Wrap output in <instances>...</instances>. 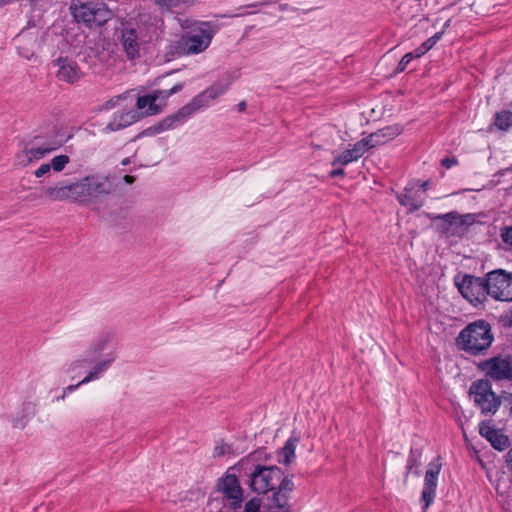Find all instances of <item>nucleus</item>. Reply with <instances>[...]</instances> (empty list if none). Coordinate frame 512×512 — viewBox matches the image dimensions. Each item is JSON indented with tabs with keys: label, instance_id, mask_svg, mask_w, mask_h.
I'll list each match as a JSON object with an SVG mask.
<instances>
[{
	"label": "nucleus",
	"instance_id": "79ce46f5",
	"mask_svg": "<svg viewBox=\"0 0 512 512\" xmlns=\"http://www.w3.org/2000/svg\"><path fill=\"white\" fill-rule=\"evenodd\" d=\"M414 58H417V57L415 56L414 51L409 52V53H406V54L401 58V60L399 61L398 66H397V68H396V72H397V73H401V72H403V71L407 68L408 64H409V63H410Z\"/></svg>",
	"mask_w": 512,
	"mask_h": 512
},
{
	"label": "nucleus",
	"instance_id": "2f4dec72",
	"mask_svg": "<svg viewBox=\"0 0 512 512\" xmlns=\"http://www.w3.org/2000/svg\"><path fill=\"white\" fill-rule=\"evenodd\" d=\"M494 124L500 130H507L512 126V112L501 111L495 114Z\"/></svg>",
	"mask_w": 512,
	"mask_h": 512
},
{
	"label": "nucleus",
	"instance_id": "7c9ffc66",
	"mask_svg": "<svg viewBox=\"0 0 512 512\" xmlns=\"http://www.w3.org/2000/svg\"><path fill=\"white\" fill-rule=\"evenodd\" d=\"M443 36V31L435 33L414 50L415 56L420 58L427 53Z\"/></svg>",
	"mask_w": 512,
	"mask_h": 512
},
{
	"label": "nucleus",
	"instance_id": "6ab92c4d",
	"mask_svg": "<svg viewBox=\"0 0 512 512\" xmlns=\"http://www.w3.org/2000/svg\"><path fill=\"white\" fill-rule=\"evenodd\" d=\"M47 154L44 149L37 146V142L32 140L25 144L21 154L18 155L19 164L26 167L33 162L39 161Z\"/></svg>",
	"mask_w": 512,
	"mask_h": 512
},
{
	"label": "nucleus",
	"instance_id": "6e6552de",
	"mask_svg": "<svg viewBox=\"0 0 512 512\" xmlns=\"http://www.w3.org/2000/svg\"><path fill=\"white\" fill-rule=\"evenodd\" d=\"M469 394L483 414H495L501 405V399L492 390L488 379L474 381L469 388Z\"/></svg>",
	"mask_w": 512,
	"mask_h": 512
},
{
	"label": "nucleus",
	"instance_id": "680f3d73",
	"mask_svg": "<svg viewBox=\"0 0 512 512\" xmlns=\"http://www.w3.org/2000/svg\"><path fill=\"white\" fill-rule=\"evenodd\" d=\"M122 163L126 165L128 163V159L124 160Z\"/></svg>",
	"mask_w": 512,
	"mask_h": 512
},
{
	"label": "nucleus",
	"instance_id": "c9c22d12",
	"mask_svg": "<svg viewBox=\"0 0 512 512\" xmlns=\"http://www.w3.org/2000/svg\"><path fill=\"white\" fill-rule=\"evenodd\" d=\"M182 89H183V84L177 83L168 90H155L153 92L152 96L155 97V102L157 100L164 101L167 98H169L171 95L180 92Z\"/></svg>",
	"mask_w": 512,
	"mask_h": 512
},
{
	"label": "nucleus",
	"instance_id": "cd10ccee",
	"mask_svg": "<svg viewBox=\"0 0 512 512\" xmlns=\"http://www.w3.org/2000/svg\"><path fill=\"white\" fill-rule=\"evenodd\" d=\"M155 3L167 10H173L177 8H186L194 5L197 0H154Z\"/></svg>",
	"mask_w": 512,
	"mask_h": 512
},
{
	"label": "nucleus",
	"instance_id": "5701e85b",
	"mask_svg": "<svg viewBox=\"0 0 512 512\" xmlns=\"http://www.w3.org/2000/svg\"><path fill=\"white\" fill-rule=\"evenodd\" d=\"M113 335L110 332L101 333L90 345L86 355L93 362L98 359L103 350L106 349L107 344L112 340Z\"/></svg>",
	"mask_w": 512,
	"mask_h": 512
},
{
	"label": "nucleus",
	"instance_id": "39448f33",
	"mask_svg": "<svg viewBox=\"0 0 512 512\" xmlns=\"http://www.w3.org/2000/svg\"><path fill=\"white\" fill-rule=\"evenodd\" d=\"M70 9L74 19L89 28L102 26L112 17V12L107 5L98 1L78 0L71 5Z\"/></svg>",
	"mask_w": 512,
	"mask_h": 512
},
{
	"label": "nucleus",
	"instance_id": "bf43d9fd",
	"mask_svg": "<svg viewBox=\"0 0 512 512\" xmlns=\"http://www.w3.org/2000/svg\"><path fill=\"white\" fill-rule=\"evenodd\" d=\"M450 25H451V19H448V20L444 23V25H443V27H442V30H441V31H443V34H444V33H445V31L450 27Z\"/></svg>",
	"mask_w": 512,
	"mask_h": 512
},
{
	"label": "nucleus",
	"instance_id": "052dcab7",
	"mask_svg": "<svg viewBox=\"0 0 512 512\" xmlns=\"http://www.w3.org/2000/svg\"><path fill=\"white\" fill-rule=\"evenodd\" d=\"M68 393H65V389L63 390V394L59 399H64Z\"/></svg>",
	"mask_w": 512,
	"mask_h": 512
},
{
	"label": "nucleus",
	"instance_id": "c85d7f7f",
	"mask_svg": "<svg viewBox=\"0 0 512 512\" xmlns=\"http://www.w3.org/2000/svg\"><path fill=\"white\" fill-rule=\"evenodd\" d=\"M278 2V0H262L260 2H256V3H252V4H249V5H245V6H241L239 8H237V12L234 13V14H230V15H222V17H243V16H246V15H250V14H253L254 12H248L246 11L247 8H256V7H259V6H269V5H273V4H276Z\"/></svg>",
	"mask_w": 512,
	"mask_h": 512
},
{
	"label": "nucleus",
	"instance_id": "6e6d98bb",
	"mask_svg": "<svg viewBox=\"0 0 512 512\" xmlns=\"http://www.w3.org/2000/svg\"><path fill=\"white\" fill-rule=\"evenodd\" d=\"M246 106H247L246 102H245V101H241V102H240V103H238V105H237V110H238L239 112H244V111H245V109H246Z\"/></svg>",
	"mask_w": 512,
	"mask_h": 512
},
{
	"label": "nucleus",
	"instance_id": "b1692460",
	"mask_svg": "<svg viewBox=\"0 0 512 512\" xmlns=\"http://www.w3.org/2000/svg\"><path fill=\"white\" fill-rule=\"evenodd\" d=\"M17 41V49L19 54L30 60L34 56V45L36 43V39L34 37H29L25 33H21L16 38Z\"/></svg>",
	"mask_w": 512,
	"mask_h": 512
},
{
	"label": "nucleus",
	"instance_id": "aec40b11",
	"mask_svg": "<svg viewBox=\"0 0 512 512\" xmlns=\"http://www.w3.org/2000/svg\"><path fill=\"white\" fill-rule=\"evenodd\" d=\"M137 120L138 114L134 110L115 113L112 120L107 124L104 130L118 131L132 125Z\"/></svg>",
	"mask_w": 512,
	"mask_h": 512
},
{
	"label": "nucleus",
	"instance_id": "864d4df0",
	"mask_svg": "<svg viewBox=\"0 0 512 512\" xmlns=\"http://www.w3.org/2000/svg\"><path fill=\"white\" fill-rule=\"evenodd\" d=\"M279 10L280 11H287V10L296 11L297 9L294 7H290L289 4H287V3H283V4L279 5Z\"/></svg>",
	"mask_w": 512,
	"mask_h": 512
},
{
	"label": "nucleus",
	"instance_id": "4d7b16f0",
	"mask_svg": "<svg viewBox=\"0 0 512 512\" xmlns=\"http://www.w3.org/2000/svg\"><path fill=\"white\" fill-rule=\"evenodd\" d=\"M123 179L127 184H132L135 181V178L131 175H125Z\"/></svg>",
	"mask_w": 512,
	"mask_h": 512
},
{
	"label": "nucleus",
	"instance_id": "c756f323",
	"mask_svg": "<svg viewBox=\"0 0 512 512\" xmlns=\"http://www.w3.org/2000/svg\"><path fill=\"white\" fill-rule=\"evenodd\" d=\"M298 439L294 437H290L284 447L281 450V456L283 457L282 462L284 464L291 463L292 459L295 457V449L297 445Z\"/></svg>",
	"mask_w": 512,
	"mask_h": 512
},
{
	"label": "nucleus",
	"instance_id": "20e7f679",
	"mask_svg": "<svg viewBox=\"0 0 512 512\" xmlns=\"http://www.w3.org/2000/svg\"><path fill=\"white\" fill-rule=\"evenodd\" d=\"M494 341L492 327L484 319L466 325L455 338L457 348L470 356L486 354Z\"/></svg>",
	"mask_w": 512,
	"mask_h": 512
},
{
	"label": "nucleus",
	"instance_id": "a19ab883",
	"mask_svg": "<svg viewBox=\"0 0 512 512\" xmlns=\"http://www.w3.org/2000/svg\"><path fill=\"white\" fill-rule=\"evenodd\" d=\"M23 411L26 412L25 415H23L21 418H16L12 420V424L14 428H24L26 421L29 417L31 412V405L30 404H24Z\"/></svg>",
	"mask_w": 512,
	"mask_h": 512
},
{
	"label": "nucleus",
	"instance_id": "a878e982",
	"mask_svg": "<svg viewBox=\"0 0 512 512\" xmlns=\"http://www.w3.org/2000/svg\"><path fill=\"white\" fill-rule=\"evenodd\" d=\"M93 361L89 359L86 355L83 359H77L72 361L66 368L65 372L71 375V378L74 379L77 376H80L83 370L87 367V365L92 364Z\"/></svg>",
	"mask_w": 512,
	"mask_h": 512
},
{
	"label": "nucleus",
	"instance_id": "72a5a7b5",
	"mask_svg": "<svg viewBox=\"0 0 512 512\" xmlns=\"http://www.w3.org/2000/svg\"><path fill=\"white\" fill-rule=\"evenodd\" d=\"M371 148H374V146L372 142L369 141V137L367 136L356 142L351 150L356 159L358 160Z\"/></svg>",
	"mask_w": 512,
	"mask_h": 512
},
{
	"label": "nucleus",
	"instance_id": "473e14b6",
	"mask_svg": "<svg viewBox=\"0 0 512 512\" xmlns=\"http://www.w3.org/2000/svg\"><path fill=\"white\" fill-rule=\"evenodd\" d=\"M489 442L492 447L498 451H504L510 446L508 436L504 435L500 430L497 431L495 436H493Z\"/></svg>",
	"mask_w": 512,
	"mask_h": 512
},
{
	"label": "nucleus",
	"instance_id": "5fc2aeb1",
	"mask_svg": "<svg viewBox=\"0 0 512 512\" xmlns=\"http://www.w3.org/2000/svg\"><path fill=\"white\" fill-rule=\"evenodd\" d=\"M119 99V97L115 100V99H110L109 101H107L104 105V108L105 109H111L115 106L117 100Z\"/></svg>",
	"mask_w": 512,
	"mask_h": 512
},
{
	"label": "nucleus",
	"instance_id": "603ef678",
	"mask_svg": "<svg viewBox=\"0 0 512 512\" xmlns=\"http://www.w3.org/2000/svg\"><path fill=\"white\" fill-rule=\"evenodd\" d=\"M417 184L419 185V188L422 190V193H425L429 188L430 182L428 180L422 182L418 181Z\"/></svg>",
	"mask_w": 512,
	"mask_h": 512
},
{
	"label": "nucleus",
	"instance_id": "f8f14e48",
	"mask_svg": "<svg viewBox=\"0 0 512 512\" xmlns=\"http://www.w3.org/2000/svg\"><path fill=\"white\" fill-rule=\"evenodd\" d=\"M442 468L441 458L437 457L434 461L428 464L424 476L423 489L421 492L420 501L423 503V512L429 508L436 497V490L438 484V476Z\"/></svg>",
	"mask_w": 512,
	"mask_h": 512
},
{
	"label": "nucleus",
	"instance_id": "9b49d317",
	"mask_svg": "<svg viewBox=\"0 0 512 512\" xmlns=\"http://www.w3.org/2000/svg\"><path fill=\"white\" fill-rule=\"evenodd\" d=\"M294 489L295 485L292 478L286 476L282 485L272 491V496L267 497L263 504V512H290V505L288 501L290 493Z\"/></svg>",
	"mask_w": 512,
	"mask_h": 512
},
{
	"label": "nucleus",
	"instance_id": "393cba45",
	"mask_svg": "<svg viewBox=\"0 0 512 512\" xmlns=\"http://www.w3.org/2000/svg\"><path fill=\"white\" fill-rule=\"evenodd\" d=\"M33 142H37V146L44 149L47 154L57 150L62 146V141L55 136H35L32 139Z\"/></svg>",
	"mask_w": 512,
	"mask_h": 512
},
{
	"label": "nucleus",
	"instance_id": "8fccbe9b",
	"mask_svg": "<svg viewBox=\"0 0 512 512\" xmlns=\"http://www.w3.org/2000/svg\"><path fill=\"white\" fill-rule=\"evenodd\" d=\"M505 462H506L507 468L512 473V448L509 449L508 452L506 453Z\"/></svg>",
	"mask_w": 512,
	"mask_h": 512
},
{
	"label": "nucleus",
	"instance_id": "2eb2a0df",
	"mask_svg": "<svg viewBox=\"0 0 512 512\" xmlns=\"http://www.w3.org/2000/svg\"><path fill=\"white\" fill-rule=\"evenodd\" d=\"M231 85L230 81L227 82H215L204 91L196 95L190 102L192 110L197 112L203 107H207L211 101L217 99L221 95L225 94Z\"/></svg>",
	"mask_w": 512,
	"mask_h": 512
},
{
	"label": "nucleus",
	"instance_id": "dca6fc26",
	"mask_svg": "<svg viewBox=\"0 0 512 512\" xmlns=\"http://www.w3.org/2000/svg\"><path fill=\"white\" fill-rule=\"evenodd\" d=\"M52 65L57 68L56 77L60 81L72 84L83 76L78 64L67 57H58L53 60Z\"/></svg>",
	"mask_w": 512,
	"mask_h": 512
},
{
	"label": "nucleus",
	"instance_id": "9d476101",
	"mask_svg": "<svg viewBox=\"0 0 512 512\" xmlns=\"http://www.w3.org/2000/svg\"><path fill=\"white\" fill-rule=\"evenodd\" d=\"M488 296L496 301L512 302V273L496 269L486 274Z\"/></svg>",
	"mask_w": 512,
	"mask_h": 512
},
{
	"label": "nucleus",
	"instance_id": "e433bc0d",
	"mask_svg": "<svg viewBox=\"0 0 512 512\" xmlns=\"http://www.w3.org/2000/svg\"><path fill=\"white\" fill-rule=\"evenodd\" d=\"M70 162V158L66 154L57 155L52 158L50 166L55 172H61L66 165Z\"/></svg>",
	"mask_w": 512,
	"mask_h": 512
},
{
	"label": "nucleus",
	"instance_id": "ddd939ff",
	"mask_svg": "<svg viewBox=\"0 0 512 512\" xmlns=\"http://www.w3.org/2000/svg\"><path fill=\"white\" fill-rule=\"evenodd\" d=\"M433 221H441L437 225V230L442 234H453L451 232V227H463L470 226L475 222L474 214H464L460 215L457 211H451L445 214H428L427 215Z\"/></svg>",
	"mask_w": 512,
	"mask_h": 512
},
{
	"label": "nucleus",
	"instance_id": "f3484780",
	"mask_svg": "<svg viewBox=\"0 0 512 512\" xmlns=\"http://www.w3.org/2000/svg\"><path fill=\"white\" fill-rule=\"evenodd\" d=\"M194 114L191 106L188 104L181 107L176 113L164 118L156 125L147 129L150 134H157L167 131L185 123L188 118Z\"/></svg>",
	"mask_w": 512,
	"mask_h": 512
},
{
	"label": "nucleus",
	"instance_id": "1a4fd4ad",
	"mask_svg": "<svg viewBox=\"0 0 512 512\" xmlns=\"http://www.w3.org/2000/svg\"><path fill=\"white\" fill-rule=\"evenodd\" d=\"M478 369L483 372L486 379L495 382H512V356L497 355L481 361L477 365Z\"/></svg>",
	"mask_w": 512,
	"mask_h": 512
},
{
	"label": "nucleus",
	"instance_id": "09e8293b",
	"mask_svg": "<svg viewBox=\"0 0 512 512\" xmlns=\"http://www.w3.org/2000/svg\"><path fill=\"white\" fill-rule=\"evenodd\" d=\"M329 176L331 178L344 177L345 176V171H344L343 168L338 167V168L333 169L332 171H330Z\"/></svg>",
	"mask_w": 512,
	"mask_h": 512
},
{
	"label": "nucleus",
	"instance_id": "4c0bfd02",
	"mask_svg": "<svg viewBox=\"0 0 512 512\" xmlns=\"http://www.w3.org/2000/svg\"><path fill=\"white\" fill-rule=\"evenodd\" d=\"M154 105H155V97H153L152 94L139 96L136 101V106L140 110L145 109V108L152 110Z\"/></svg>",
	"mask_w": 512,
	"mask_h": 512
},
{
	"label": "nucleus",
	"instance_id": "f704fd0d",
	"mask_svg": "<svg viewBox=\"0 0 512 512\" xmlns=\"http://www.w3.org/2000/svg\"><path fill=\"white\" fill-rule=\"evenodd\" d=\"M354 161H357V159L354 156L352 150L347 149V150L343 151L342 153L338 154L331 162V165L332 166H336V165L345 166Z\"/></svg>",
	"mask_w": 512,
	"mask_h": 512
},
{
	"label": "nucleus",
	"instance_id": "49530a36",
	"mask_svg": "<svg viewBox=\"0 0 512 512\" xmlns=\"http://www.w3.org/2000/svg\"><path fill=\"white\" fill-rule=\"evenodd\" d=\"M198 21H192L190 19H179V25L183 29H188V31L192 30L195 26L194 24Z\"/></svg>",
	"mask_w": 512,
	"mask_h": 512
},
{
	"label": "nucleus",
	"instance_id": "f257e3e1",
	"mask_svg": "<svg viewBox=\"0 0 512 512\" xmlns=\"http://www.w3.org/2000/svg\"><path fill=\"white\" fill-rule=\"evenodd\" d=\"M120 43L126 57L134 61L141 57V50L164 33V20L156 12L140 9L121 23Z\"/></svg>",
	"mask_w": 512,
	"mask_h": 512
},
{
	"label": "nucleus",
	"instance_id": "4be33fe9",
	"mask_svg": "<svg viewBox=\"0 0 512 512\" xmlns=\"http://www.w3.org/2000/svg\"><path fill=\"white\" fill-rule=\"evenodd\" d=\"M116 355L109 353L105 359L98 361L87 375L81 380V383H89L102 377V375L108 370V368L115 361Z\"/></svg>",
	"mask_w": 512,
	"mask_h": 512
},
{
	"label": "nucleus",
	"instance_id": "4468645a",
	"mask_svg": "<svg viewBox=\"0 0 512 512\" xmlns=\"http://www.w3.org/2000/svg\"><path fill=\"white\" fill-rule=\"evenodd\" d=\"M218 491L230 501L232 509L236 510L241 508L243 503V490L235 475L227 474L221 477L217 483Z\"/></svg>",
	"mask_w": 512,
	"mask_h": 512
},
{
	"label": "nucleus",
	"instance_id": "de8ad7c7",
	"mask_svg": "<svg viewBox=\"0 0 512 512\" xmlns=\"http://www.w3.org/2000/svg\"><path fill=\"white\" fill-rule=\"evenodd\" d=\"M441 164H442L444 167H446V168H448V169H449V168H451V167H453V166L457 165V164H458V160H457L455 157H451V158L446 157V158H444V159H442V160H441Z\"/></svg>",
	"mask_w": 512,
	"mask_h": 512
},
{
	"label": "nucleus",
	"instance_id": "3c124183",
	"mask_svg": "<svg viewBox=\"0 0 512 512\" xmlns=\"http://www.w3.org/2000/svg\"><path fill=\"white\" fill-rule=\"evenodd\" d=\"M84 383H81L78 382L77 384H74V385H69L65 388V393H72L74 392L75 390H77L81 385H83Z\"/></svg>",
	"mask_w": 512,
	"mask_h": 512
},
{
	"label": "nucleus",
	"instance_id": "a211bd4d",
	"mask_svg": "<svg viewBox=\"0 0 512 512\" xmlns=\"http://www.w3.org/2000/svg\"><path fill=\"white\" fill-rule=\"evenodd\" d=\"M397 200L409 213L419 210L425 202L422 193L415 189L414 185L405 187L402 193L397 194Z\"/></svg>",
	"mask_w": 512,
	"mask_h": 512
},
{
	"label": "nucleus",
	"instance_id": "7ed1b4c3",
	"mask_svg": "<svg viewBox=\"0 0 512 512\" xmlns=\"http://www.w3.org/2000/svg\"><path fill=\"white\" fill-rule=\"evenodd\" d=\"M194 28L185 32L170 45L169 54L173 57L197 55L211 44L218 26L212 22H197Z\"/></svg>",
	"mask_w": 512,
	"mask_h": 512
},
{
	"label": "nucleus",
	"instance_id": "a18cd8bd",
	"mask_svg": "<svg viewBox=\"0 0 512 512\" xmlns=\"http://www.w3.org/2000/svg\"><path fill=\"white\" fill-rule=\"evenodd\" d=\"M229 451V446L224 443L217 444L214 448V455L220 457L225 455Z\"/></svg>",
	"mask_w": 512,
	"mask_h": 512
},
{
	"label": "nucleus",
	"instance_id": "37998d69",
	"mask_svg": "<svg viewBox=\"0 0 512 512\" xmlns=\"http://www.w3.org/2000/svg\"><path fill=\"white\" fill-rule=\"evenodd\" d=\"M261 500L259 498H252L246 502L244 512H261Z\"/></svg>",
	"mask_w": 512,
	"mask_h": 512
},
{
	"label": "nucleus",
	"instance_id": "ea45409f",
	"mask_svg": "<svg viewBox=\"0 0 512 512\" xmlns=\"http://www.w3.org/2000/svg\"><path fill=\"white\" fill-rule=\"evenodd\" d=\"M498 430H496L493 426L490 425L489 422L482 421L479 424V433L482 437L486 438L488 441L491 440L493 436L497 433Z\"/></svg>",
	"mask_w": 512,
	"mask_h": 512
},
{
	"label": "nucleus",
	"instance_id": "f03ea898",
	"mask_svg": "<svg viewBox=\"0 0 512 512\" xmlns=\"http://www.w3.org/2000/svg\"><path fill=\"white\" fill-rule=\"evenodd\" d=\"M114 190L115 185L109 177L88 175L68 185L47 187L44 194L51 201L71 200L87 204L100 196L111 194Z\"/></svg>",
	"mask_w": 512,
	"mask_h": 512
},
{
	"label": "nucleus",
	"instance_id": "13d9d810",
	"mask_svg": "<svg viewBox=\"0 0 512 512\" xmlns=\"http://www.w3.org/2000/svg\"><path fill=\"white\" fill-rule=\"evenodd\" d=\"M14 2H15V0H0V8L4 7L6 5L12 4Z\"/></svg>",
	"mask_w": 512,
	"mask_h": 512
},
{
	"label": "nucleus",
	"instance_id": "0eeeda50",
	"mask_svg": "<svg viewBox=\"0 0 512 512\" xmlns=\"http://www.w3.org/2000/svg\"><path fill=\"white\" fill-rule=\"evenodd\" d=\"M454 284L459 293L473 306L477 307L486 301L488 296L487 277H477L471 274H457Z\"/></svg>",
	"mask_w": 512,
	"mask_h": 512
},
{
	"label": "nucleus",
	"instance_id": "58836bf2",
	"mask_svg": "<svg viewBox=\"0 0 512 512\" xmlns=\"http://www.w3.org/2000/svg\"><path fill=\"white\" fill-rule=\"evenodd\" d=\"M500 237L506 249L512 250V224L500 228Z\"/></svg>",
	"mask_w": 512,
	"mask_h": 512
},
{
	"label": "nucleus",
	"instance_id": "bb28decb",
	"mask_svg": "<svg viewBox=\"0 0 512 512\" xmlns=\"http://www.w3.org/2000/svg\"><path fill=\"white\" fill-rule=\"evenodd\" d=\"M422 456V451L417 448H411L408 459H407V465H406V474L405 478L408 477V474L416 468L414 474L416 476L419 475V471L417 468L420 466V458Z\"/></svg>",
	"mask_w": 512,
	"mask_h": 512
},
{
	"label": "nucleus",
	"instance_id": "412c9836",
	"mask_svg": "<svg viewBox=\"0 0 512 512\" xmlns=\"http://www.w3.org/2000/svg\"><path fill=\"white\" fill-rule=\"evenodd\" d=\"M402 133V127L400 125H391L383 127L374 133H371L369 141L372 142L373 146H380L386 142L394 139Z\"/></svg>",
	"mask_w": 512,
	"mask_h": 512
},
{
	"label": "nucleus",
	"instance_id": "c03bdc74",
	"mask_svg": "<svg viewBox=\"0 0 512 512\" xmlns=\"http://www.w3.org/2000/svg\"><path fill=\"white\" fill-rule=\"evenodd\" d=\"M51 170V166L49 163H43L40 165L38 169L34 171V175L36 178H41L45 174H47Z\"/></svg>",
	"mask_w": 512,
	"mask_h": 512
},
{
	"label": "nucleus",
	"instance_id": "423d86ee",
	"mask_svg": "<svg viewBox=\"0 0 512 512\" xmlns=\"http://www.w3.org/2000/svg\"><path fill=\"white\" fill-rule=\"evenodd\" d=\"M284 473L277 466L254 465L249 474V487L257 494H267L276 490L284 482Z\"/></svg>",
	"mask_w": 512,
	"mask_h": 512
}]
</instances>
